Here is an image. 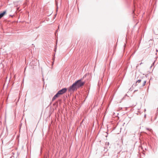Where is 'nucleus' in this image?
I'll return each mask as SVG.
<instances>
[{
	"label": "nucleus",
	"mask_w": 158,
	"mask_h": 158,
	"mask_svg": "<svg viewBox=\"0 0 158 158\" xmlns=\"http://www.w3.org/2000/svg\"><path fill=\"white\" fill-rule=\"evenodd\" d=\"M75 83H76V84H75L76 85L77 88H78L83 86L85 84V82L82 81L81 79L76 81Z\"/></svg>",
	"instance_id": "nucleus-1"
},
{
	"label": "nucleus",
	"mask_w": 158,
	"mask_h": 158,
	"mask_svg": "<svg viewBox=\"0 0 158 158\" xmlns=\"http://www.w3.org/2000/svg\"><path fill=\"white\" fill-rule=\"evenodd\" d=\"M75 84H76V83H74L71 86L69 87V88L68 89V91L69 92H73L75 90H76L77 89V86Z\"/></svg>",
	"instance_id": "nucleus-2"
},
{
	"label": "nucleus",
	"mask_w": 158,
	"mask_h": 158,
	"mask_svg": "<svg viewBox=\"0 0 158 158\" xmlns=\"http://www.w3.org/2000/svg\"><path fill=\"white\" fill-rule=\"evenodd\" d=\"M67 91L66 88H64L61 89L58 92L59 93L60 95H62L65 93Z\"/></svg>",
	"instance_id": "nucleus-3"
},
{
	"label": "nucleus",
	"mask_w": 158,
	"mask_h": 158,
	"mask_svg": "<svg viewBox=\"0 0 158 158\" xmlns=\"http://www.w3.org/2000/svg\"><path fill=\"white\" fill-rule=\"evenodd\" d=\"M142 81H143V83L142 85H141V86L143 87L145 85L146 82V80H143L142 79H139L138 80H137L136 82V83H140Z\"/></svg>",
	"instance_id": "nucleus-4"
},
{
	"label": "nucleus",
	"mask_w": 158,
	"mask_h": 158,
	"mask_svg": "<svg viewBox=\"0 0 158 158\" xmlns=\"http://www.w3.org/2000/svg\"><path fill=\"white\" fill-rule=\"evenodd\" d=\"M6 11L5 10L3 12L1 13L0 14V19L1 18L6 14Z\"/></svg>",
	"instance_id": "nucleus-5"
},
{
	"label": "nucleus",
	"mask_w": 158,
	"mask_h": 158,
	"mask_svg": "<svg viewBox=\"0 0 158 158\" xmlns=\"http://www.w3.org/2000/svg\"><path fill=\"white\" fill-rule=\"evenodd\" d=\"M59 95H60V94H59V93L58 92H57L56 93V94H55L54 96L56 98L59 97Z\"/></svg>",
	"instance_id": "nucleus-6"
},
{
	"label": "nucleus",
	"mask_w": 158,
	"mask_h": 158,
	"mask_svg": "<svg viewBox=\"0 0 158 158\" xmlns=\"http://www.w3.org/2000/svg\"><path fill=\"white\" fill-rule=\"evenodd\" d=\"M56 97H55L54 96L52 98V101H54L55 100V99H56Z\"/></svg>",
	"instance_id": "nucleus-7"
},
{
	"label": "nucleus",
	"mask_w": 158,
	"mask_h": 158,
	"mask_svg": "<svg viewBox=\"0 0 158 158\" xmlns=\"http://www.w3.org/2000/svg\"><path fill=\"white\" fill-rule=\"evenodd\" d=\"M146 129L148 131H150L152 129H150V128H146Z\"/></svg>",
	"instance_id": "nucleus-8"
},
{
	"label": "nucleus",
	"mask_w": 158,
	"mask_h": 158,
	"mask_svg": "<svg viewBox=\"0 0 158 158\" xmlns=\"http://www.w3.org/2000/svg\"><path fill=\"white\" fill-rule=\"evenodd\" d=\"M52 60H53V61L52 62V65H53V63H54V60H55V59H54V57L53 58Z\"/></svg>",
	"instance_id": "nucleus-9"
},
{
	"label": "nucleus",
	"mask_w": 158,
	"mask_h": 158,
	"mask_svg": "<svg viewBox=\"0 0 158 158\" xmlns=\"http://www.w3.org/2000/svg\"><path fill=\"white\" fill-rule=\"evenodd\" d=\"M56 48H55L54 49V51H56Z\"/></svg>",
	"instance_id": "nucleus-10"
},
{
	"label": "nucleus",
	"mask_w": 158,
	"mask_h": 158,
	"mask_svg": "<svg viewBox=\"0 0 158 158\" xmlns=\"http://www.w3.org/2000/svg\"><path fill=\"white\" fill-rule=\"evenodd\" d=\"M143 63L142 62H141L140 64H139V65H141Z\"/></svg>",
	"instance_id": "nucleus-11"
}]
</instances>
